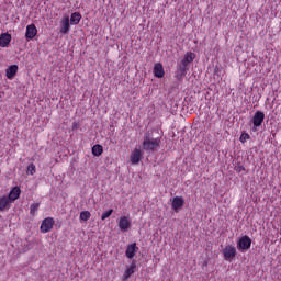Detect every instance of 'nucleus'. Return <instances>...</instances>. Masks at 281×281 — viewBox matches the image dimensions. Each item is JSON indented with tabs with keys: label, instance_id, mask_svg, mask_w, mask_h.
<instances>
[{
	"label": "nucleus",
	"instance_id": "obj_1",
	"mask_svg": "<svg viewBox=\"0 0 281 281\" xmlns=\"http://www.w3.org/2000/svg\"><path fill=\"white\" fill-rule=\"evenodd\" d=\"M159 146H161V138H150V135H146L143 140V148L144 150H150L151 153H155L159 149Z\"/></svg>",
	"mask_w": 281,
	"mask_h": 281
},
{
	"label": "nucleus",
	"instance_id": "obj_2",
	"mask_svg": "<svg viewBox=\"0 0 281 281\" xmlns=\"http://www.w3.org/2000/svg\"><path fill=\"white\" fill-rule=\"evenodd\" d=\"M224 259L227 261L234 260L236 256H238V252L236 251V247L232 245L225 246V248L222 251Z\"/></svg>",
	"mask_w": 281,
	"mask_h": 281
},
{
	"label": "nucleus",
	"instance_id": "obj_3",
	"mask_svg": "<svg viewBox=\"0 0 281 281\" xmlns=\"http://www.w3.org/2000/svg\"><path fill=\"white\" fill-rule=\"evenodd\" d=\"M54 223H55L54 217L44 218L40 227L42 234H47L52 232V229H54Z\"/></svg>",
	"mask_w": 281,
	"mask_h": 281
},
{
	"label": "nucleus",
	"instance_id": "obj_4",
	"mask_svg": "<svg viewBox=\"0 0 281 281\" xmlns=\"http://www.w3.org/2000/svg\"><path fill=\"white\" fill-rule=\"evenodd\" d=\"M144 157V153L142 151V148H134V150L131 153V164L133 166H136V164H139L142 161V158Z\"/></svg>",
	"mask_w": 281,
	"mask_h": 281
},
{
	"label": "nucleus",
	"instance_id": "obj_5",
	"mask_svg": "<svg viewBox=\"0 0 281 281\" xmlns=\"http://www.w3.org/2000/svg\"><path fill=\"white\" fill-rule=\"evenodd\" d=\"M262 122H265V112L257 111L252 116L254 128L262 126Z\"/></svg>",
	"mask_w": 281,
	"mask_h": 281
},
{
	"label": "nucleus",
	"instance_id": "obj_6",
	"mask_svg": "<svg viewBox=\"0 0 281 281\" xmlns=\"http://www.w3.org/2000/svg\"><path fill=\"white\" fill-rule=\"evenodd\" d=\"M237 247L239 249H243V251H247V249H251V238L249 236H243L238 244Z\"/></svg>",
	"mask_w": 281,
	"mask_h": 281
},
{
	"label": "nucleus",
	"instance_id": "obj_7",
	"mask_svg": "<svg viewBox=\"0 0 281 281\" xmlns=\"http://www.w3.org/2000/svg\"><path fill=\"white\" fill-rule=\"evenodd\" d=\"M36 34H38V29H36L35 24H29L26 26V32H25V38L26 41H32Z\"/></svg>",
	"mask_w": 281,
	"mask_h": 281
},
{
	"label": "nucleus",
	"instance_id": "obj_8",
	"mask_svg": "<svg viewBox=\"0 0 281 281\" xmlns=\"http://www.w3.org/2000/svg\"><path fill=\"white\" fill-rule=\"evenodd\" d=\"M119 229H121V232H127V229H131V218L128 216L120 217Z\"/></svg>",
	"mask_w": 281,
	"mask_h": 281
},
{
	"label": "nucleus",
	"instance_id": "obj_9",
	"mask_svg": "<svg viewBox=\"0 0 281 281\" xmlns=\"http://www.w3.org/2000/svg\"><path fill=\"white\" fill-rule=\"evenodd\" d=\"M137 251H139V248L137 247L136 243H133L127 246V248L125 250V256L130 260H133V258H135V255L137 254Z\"/></svg>",
	"mask_w": 281,
	"mask_h": 281
},
{
	"label": "nucleus",
	"instance_id": "obj_10",
	"mask_svg": "<svg viewBox=\"0 0 281 281\" xmlns=\"http://www.w3.org/2000/svg\"><path fill=\"white\" fill-rule=\"evenodd\" d=\"M154 76L155 78H164V76H166V71L164 70L162 63H156L154 65Z\"/></svg>",
	"mask_w": 281,
	"mask_h": 281
},
{
	"label": "nucleus",
	"instance_id": "obj_11",
	"mask_svg": "<svg viewBox=\"0 0 281 281\" xmlns=\"http://www.w3.org/2000/svg\"><path fill=\"white\" fill-rule=\"evenodd\" d=\"M186 205V200H183V196H175L172 200L171 207L177 212V210H181V207Z\"/></svg>",
	"mask_w": 281,
	"mask_h": 281
},
{
	"label": "nucleus",
	"instance_id": "obj_12",
	"mask_svg": "<svg viewBox=\"0 0 281 281\" xmlns=\"http://www.w3.org/2000/svg\"><path fill=\"white\" fill-rule=\"evenodd\" d=\"M21 196V188L19 187H13L11 191L9 192V195L7 196L12 203L16 201Z\"/></svg>",
	"mask_w": 281,
	"mask_h": 281
},
{
	"label": "nucleus",
	"instance_id": "obj_13",
	"mask_svg": "<svg viewBox=\"0 0 281 281\" xmlns=\"http://www.w3.org/2000/svg\"><path fill=\"white\" fill-rule=\"evenodd\" d=\"M18 71H19L18 65L9 66L8 69L5 70L8 80H12V78H14L16 76Z\"/></svg>",
	"mask_w": 281,
	"mask_h": 281
},
{
	"label": "nucleus",
	"instance_id": "obj_14",
	"mask_svg": "<svg viewBox=\"0 0 281 281\" xmlns=\"http://www.w3.org/2000/svg\"><path fill=\"white\" fill-rule=\"evenodd\" d=\"M11 201L7 195H3L0 198V212H5V210H10L11 207Z\"/></svg>",
	"mask_w": 281,
	"mask_h": 281
},
{
	"label": "nucleus",
	"instance_id": "obj_15",
	"mask_svg": "<svg viewBox=\"0 0 281 281\" xmlns=\"http://www.w3.org/2000/svg\"><path fill=\"white\" fill-rule=\"evenodd\" d=\"M137 269V263L132 262L128 268L123 273V280L126 281L133 273H135V270Z\"/></svg>",
	"mask_w": 281,
	"mask_h": 281
},
{
	"label": "nucleus",
	"instance_id": "obj_16",
	"mask_svg": "<svg viewBox=\"0 0 281 281\" xmlns=\"http://www.w3.org/2000/svg\"><path fill=\"white\" fill-rule=\"evenodd\" d=\"M69 16H66L60 22V34H69Z\"/></svg>",
	"mask_w": 281,
	"mask_h": 281
},
{
	"label": "nucleus",
	"instance_id": "obj_17",
	"mask_svg": "<svg viewBox=\"0 0 281 281\" xmlns=\"http://www.w3.org/2000/svg\"><path fill=\"white\" fill-rule=\"evenodd\" d=\"M12 41V35L4 33L0 35V47H8Z\"/></svg>",
	"mask_w": 281,
	"mask_h": 281
},
{
	"label": "nucleus",
	"instance_id": "obj_18",
	"mask_svg": "<svg viewBox=\"0 0 281 281\" xmlns=\"http://www.w3.org/2000/svg\"><path fill=\"white\" fill-rule=\"evenodd\" d=\"M104 153V147H102V145L97 144L92 147V155L94 157H100V155H102Z\"/></svg>",
	"mask_w": 281,
	"mask_h": 281
},
{
	"label": "nucleus",
	"instance_id": "obj_19",
	"mask_svg": "<svg viewBox=\"0 0 281 281\" xmlns=\"http://www.w3.org/2000/svg\"><path fill=\"white\" fill-rule=\"evenodd\" d=\"M82 19V15L79 12H75L70 15V23L72 25H78Z\"/></svg>",
	"mask_w": 281,
	"mask_h": 281
},
{
	"label": "nucleus",
	"instance_id": "obj_20",
	"mask_svg": "<svg viewBox=\"0 0 281 281\" xmlns=\"http://www.w3.org/2000/svg\"><path fill=\"white\" fill-rule=\"evenodd\" d=\"M194 58H196V54H194L192 52H188V53H186L182 60L190 65V64L194 63Z\"/></svg>",
	"mask_w": 281,
	"mask_h": 281
},
{
	"label": "nucleus",
	"instance_id": "obj_21",
	"mask_svg": "<svg viewBox=\"0 0 281 281\" xmlns=\"http://www.w3.org/2000/svg\"><path fill=\"white\" fill-rule=\"evenodd\" d=\"M188 69H190V67H186V66H182L181 64L178 65V69H177V74L183 78V76H187L188 74Z\"/></svg>",
	"mask_w": 281,
	"mask_h": 281
},
{
	"label": "nucleus",
	"instance_id": "obj_22",
	"mask_svg": "<svg viewBox=\"0 0 281 281\" xmlns=\"http://www.w3.org/2000/svg\"><path fill=\"white\" fill-rule=\"evenodd\" d=\"M41 207V203H33L30 206V214L31 216H35L36 212H38V209Z\"/></svg>",
	"mask_w": 281,
	"mask_h": 281
},
{
	"label": "nucleus",
	"instance_id": "obj_23",
	"mask_svg": "<svg viewBox=\"0 0 281 281\" xmlns=\"http://www.w3.org/2000/svg\"><path fill=\"white\" fill-rule=\"evenodd\" d=\"M79 218L80 221H85V222L89 221V218H91V212L82 211L79 215Z\"/></svg>",
	"mask_w": 281,
	"mask_h": 281
},
{
	"label": "nucleus",
	"instance_id": "obj_24",
	"mask_svg": "<svg viewBox=\"0 0 281 281\" xmlns=\"http://www.w3.org/2000/svg\"><path fill=\"white\" fill-rule=\"evenodd\" d=\"M27 175H31V176L36 175V165H34L33 162H31L27 166Z\"/></svg>",
	"mask_w": 281,
	"mask_h": 281
},
{
	"label": "nucleus",
	"instance_id": "obj_25",
	"mask_svg": "<svg viewBox=\"0 0 281 281\" xmlns=\"http://www.w3.org/2000/svg\"><path fill=\"white\" fill-rule=\"evenodd\" d=\"M111 214H113V209H110V210L103 212L101 215V221H106V218H109V216H111Z\"/></svg>",
	"mask_w": 281,
	"mask_h": 281
},
{
	"label": "nucleus",
	"instance_id": "obj_26",
	"mask_svg": "<svg viewBox=\"0 0 281 281\" xmlns=\"http://www.w3.org/2000/svg\"><path fill=\"white\" fill-rule=\"evenodd\" d=\"M251 136H249L248 133H241L240 137H239V142L241 144H245L248 139H250Z\"/></svg>",
	"mask_w": 281,
	"mask_h": 281
},
{
	"label": "nucleus",
	"instance_id": "obj_27",
	"mask_svg": "<svg viewBox=\"0 0 281 281\" xmlns=\"http://www.w3.org/2000/svg\"><path fill=\"white\" fill-rule=\"evenodd\" d=\"M236 172H245V167L243 165H239L235 167Z\"/></svg>",
	"mask_w": 281,
	"mask_h": 281
},
{
	"label": "nucleus",
	"instance_id": "obj_28",
	"mask_svg": "<svg viewBox=\"0 0 281 281\" xmlns=\"http://www.w3.org/2000/svg\"><path fill=\"white\" fill-rule=\"evenodd\" d=\"M80 128V125L78 123H72V131H78Z\"/></svg>",
	"mask_w": 281,
	"mask_h": 281
},
{
	"label": "nucleus",
	"instance_id": "obj_29",
	"mask_svg": "<svg viewBox=\"0 0 281 281\" xmlns=\"http://www.w3.org/2000/svg\"><path fill=\"white\" fill-rule=\"evenodd\" d=\"M180 65L182 67H190V64H188V61H184L183 59L180 61Z\"/></svg>",
	"mask_w": 281,
	"mask_h": 281
},
{
	"label": "nucleus",
	"instance_id": "obj_30",
	"mask_svg": "<svg viewBox=\"0 0 281 281\" xmlns=\"http://www.w3.org/2000/svg\"><path fill=\"white\" fill-rule=\"evenodd\" d=\"M204 265H205V267H207V262H205Z\"/></svg>",
	"mask_w": 281,
	"mask_h": 281
}]
</instances>
